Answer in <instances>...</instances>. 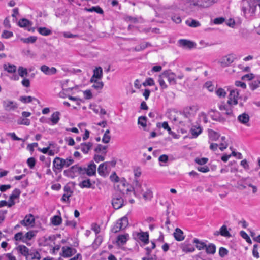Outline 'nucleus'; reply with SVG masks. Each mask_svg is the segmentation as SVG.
<instances>
[{
    "mask_svg": "<svg viewBox=\"0 0 260 260\" xmlns=\"http://www.w3.org/2000/svg\"><path fill=\"white\" fill-rule=\"evenodd\" d=\"M133 185L134 186L133 194L138 197L141 198L145 201H149L153 198V192L146 184L142 185L137 179L134 180Z\"/></svg>",
    "mask_w": 260,
    "mask_h": 260,
    "instance_id": "f257e3e1",
    "label": "nucleus"
},
{
    "mask_svg": "<svg viewBox=\"0 0 260 260\" xmlns=\"http://www.w3.org/2000/svg\"><path fill=\"white\" fill-rule=\"evenodd\" d=\"M259 2L251 0H242L241 10L245 17L253 16Z\"/></svg>",
    "mask_w": 260,
    "mask_h": 260,
    "instance_id": "f03ea898",
    "label": "nucleus"
},
{
    "mask_svg": "<svg viewBox=\"0 0 260 260\" xmlns=\"http://www.w3.org/2000/svg\"><path fill=\"white\" fill-rule=\"evenodd\" d=\"M71 172H78L80 174H87L88 176L95 175L96 173V165L89 164L87 168H82L77 166L72 167L68 171Z\"/></svg>",
    "mask_w": 260,
    "mask_h": 260,
    "instance_id": "7ed1b4c3",
    "label": "nucleus"
},
{
    "mask_svg": "<svg viewBox=\"0 0 260 260\" xmlns=\"http://www.w3.org/2000/svg\"><path fill=\"white\" fill-rule=\"evenodd\" d=\"M118 190L123 194L131 196L134 191V186L130 185L125 179H121L117 185Z\"/></svg>",
    "mask_w": 260,
    "mask_h": 260,
    "instance_id": "20e7f679",
    "label": "nucleus"
},
{
    "mask_svg": "<svg viewBox=\"0 0 260 260\" xmlns=\"http://www.w3.org/2000/svg\"><path fill=\"white\" fill-rule=\"evenodd\" d=\"M128 225V218L126 216H123L116 221L112 229V231L115 233H117L121 230L125 229Z\"/></svg>",
    "mask_w": 260,
    "mask_h": 260,
    "instance_id": "39448f33",
    "label": "nucleus"
},
{
    "mask_svg": "<svg viewBox=\"0 0 260 260\" xmlns=\"http://www.w3.org/2000/svg\"><path fill=\"white\" fill-rule=\"evenodd\" d=\"M20 223L27 229L32 228L35 224V218L31 214L26 215L23 220L21 221Z\"/></svg>",
    "mask_w": 260,
    "mask_h": 260,
    "instance_id": "423d86ee",
    "label": "nucleus"
},
{
    "mask_svg": "<svg viewBox=\"0 0 260 260\" xmlns=\"http://www.w3.org/2000/svg\"><path fill=\"white\" fill-rule=\"evenodd\" d=\"M129 239L130 236L128 233H124L119 234L117 235L116 238V244L118 247L122 246L127 243Z\"/></svg>",
    "mask_w": 260,
    "mask_h": 260,
    "instance_id": "0eeeda50",
    "label": "nucleus"
},
{
    "mask_svg": "<svg viewBox=\"0 0 260 260\" xmlns=\"http://www.w3.org/2000/svg\"><path fill=\"white\" fill-rule=\"evenodd\" d=\"M197 110L196 106L186 107L183 109L182 114L185 117L190 118L194 116Z\"/></svg>",
    "mask_w": 260,
    "mask_h": 260,
    "instance_id": "6e6552de",
    "label": "nucleus"
},
{
    "mask_svg": "<svg viewBox=\"0 0 260 260\" xmlns=\"http://www.w3.org/2000/svg\"><path fill=\"white\" fill-rule=\"evenodd\" d=\"M162 76L167 79L168 81L170 84H176L177 82L175 79L176 75L170 70H166L164 71L162 73Z\"/></svg>",
    "mask_w": 260,
    "mask_h": 260,
    "instance_id": "1a4fd4ad",
    "label": "nucleus"
},
{
    "mask_svg": "<svg viewBox=\"0 0 260 260\" xmlns=\"http://www.w3.org/2000/svg\"><path fill=\"white\" fill-rule=\"evenodd\" d=\"M20 193L21 191L19 189L16 188L13 191L8 201V206L9 207H11L15 204L14 200L19 197Z\"/></svg>",
    "mask_w": 260,
    "mask_h": 260,
    "instance_id": "9d476101",
    "label": "nucleus"
},
{
    "mask_svg": "<svg viewBox=\"0 0 260 260\" xmlns=\"http://www.w3.org/2000/svg\"><path fill=\"white\" fill-rule=\"evenodd\" d=\"M113 207L115 209H119L123 205V199L119 195H115L112 201Z\"/></svg>",
    "mask_w": 260,
    "mask_h": 260,
    "instance_id": "9b49d317",
    "label": "nucleus"
},
{
    "mask_svg": "<svg viewBox=\"0 0 260 260\" xmlns=\"http://www.w3.org/2000/svg\"><path fill=\"white\" fill-rule=\"evenodd\" d=\"M3 105L5 110L7 111L15 110L18 107V105L16 102L10 100L4 101Z\"/></svg>",
    "mask_w": 260,
    "mask_h": 260,
    "instance_id": "f8f14e48",
    "label": "nucleus"
},
{
    "mask_svg": "<svg viewBox=\"0 0 260 260\" xmlns=\"http://www.w3.org/2000/svg\"><path fill=\"white\" fill-rule=\"evenodd\" d=\"M239 95L238 91L237 90H232L229 94L228 104L229 105H237L238 104L237 97Z\"/></svg>",
    "mask_w": 260,
    "mask_h": 260,
    "instance_id": "ddd939ff",
    "label": "nucleus"
},
{
    "mask_svg": "<svg viewBox=\"0 0 260 260\" xmlns=\"http://www.w3.org/2000/svg\"><path fill=\"white\" fill-rule=\"evenodd\" d=\"M64 168L63 159L56 157L53 161V169L54 171H60Z\"/></svg>",
    "mask_w": 260,
    "mask_h": 260,
    "instance_id": "4468645a",
    "label": "nucleus"
},
{
    "mask_svg": "<svg viewBox=\"0 0 260 260\" xmlns=\"http://www.w3.org/2000/svg\"><path fill=\"white\" fill-rule=\"evenodd\" d=\"M135 235L137 239L144 244H147L149 243V234L148 232H136Z\"/></svg>",
    "mask_w": 260,
    "mask_h": 260,
    "instance_id": "2eb2a0df",
    "label": "nucleus"
},
{
    "mask_svg": "<svg viewBox=\"0 0 260 260\" xmlns=\"http://www.w3.org/2000/svg\"><path fill=\"white\" fill-rule=\"evenodd\" d=\"M108 163L105 162L99 166V174L102 176H106L108 175L109 169L108 167Z\"/></svg>",
    "mask_w": 260,
    "mask_h": 260,
    "instance_id": "dca6fc26",
    "label": "nucleus"
},
{
    "mask_svg": "<svg viewBox=\"0 0 260 260\" xmlns=\"http://www.w3.org/2000/svg\"><path fill=\"white\" fill-rule=\"evenodd\" d=\"M249 116L246 113H243L238 116L237 120L241 124L249 126Z\"/></svg>",
    "mask_w": 260,
    "mask_h": 260,
    "instance_id": "f3484780",
    "label": "nucleus"
},
{
    "mask_svg": "<svg viewBox=\"0 0 260 260\" xmlns=\"http://www.w3.org/2000/svg\"><path fill=\"white\" fill-rule=\"evenodd\" d=\"M62 256L64 257L71 256L72 255H73L76 252V250L75 249L68 246L63 247L62 248Z\"/></svg>",
    "mask_w": 260,
    "mask_h": 260,
    "instance_id": "a211bd4d",
    "label": "nucleus"
},
{
    "mask_svg": "<svg viewBox=\"0 0 260 260\" xmlns=\"http://www.w3.org/2000/svg\"><path fill=\"white\" fill-rule=\"evenodd\" d=\"M233 61L234 57L230 55H228L221 59L220 63L222 67H225L230 66Z\"/></svg>",
    "mask_w": 260,
    "mask_h": 260,
    "instance_id": "6ab92c4d",
    "label": "nucleus"
},
{
    "mask_svg": "<svg viewBox=\"0 0 260 260\" xmlns=\"http://www.w3.org/2000/svg\"><path fill=\"white\" fill-rule=\"evenodd\" d=\"M41 71L45 74L47 75H51L56 74L57 70L54 67L49 68L46 65H43L40 67Z\"/></svg>",
    "mask_w": 260,
    "mask_h": 260,
    "instance_id": "aec40b11",
    "label": "nucleus"
},
{
    "mask_svg": "<svg viewBox=\"0 0 260 260\" xmlns=\"http://www.w3.org/2000/svg\"><path fill=\"white\" fill-rule=\"evenodd\" d=\"M15 249L21 255L24 256L26 258L30 254L29 249L23 245H20L15 248Z\"/></svg>",
    "mask_w": 260,
    "mask_h": 260,
    "instance_id": "412c9836",
    "label": "nucleus"
},
{
    "mask_svg": "<svg viewBox=\"0 0 260 260\" xmlns=\"http://www.w3.org/2000/svg\"><path fill=\"white\" fill-rule=\"evenodd\" d=\"M173 236L175 239L177 241H182L184 238L185 236L183 232L179 228H177L173 233Z\"/></svg>",
    "mask_w": 260,
    "mask_h": 260,
    "instance_id": "4be33fe9",
    "label": "nucleus"
},
{
    "mask_svg": "<svg viewBox=\"0 0 260 260\" xmlns=\"http://www.w3.org/2000/svg\"><path fill=\"white\" fill-rule=\"evenodd\" d=\"M178 42L180 45L184 48L191 49L193 48L195 46V44L193 42L185 39H180Z\"/></svg>",
    "mask_w": 260,
    "mask_h": 260,
    "instance_id": "5701e85b",
    "label": "nucleus"
},
{
    "mask_svg": "<svg viewBox=\"0 0 260 260\" xmlns=\"http://www.w3.org/2000/svg\"><path fill=\"white\" fill-rule=\"evenodd\" d=\"M221 142L220 144L216 143H212L210 146H228V145H233V143L231 140H225V138L224 137H221Z\"/></svg>",
    "mask_w": 260,
    "mask_h": 260,
    "instance_id": "b1692460",
    "label": "nucleus"
},
{
    "mask_svg": "<svg viewBox=\"0 0 260 260\" xmlns=\"http://www.w3.org/2000/svg\"><path fill=\"white\" fill-rule=\"evenodd\" d=\"M217 233H215V235H221L222 236L225 237H231V234L229 232V231L227 229V227L226 225H222L220 228L219 232L217 231Z\"/></svg>",
    "mask_w": 260,
    "mask_h": 260,
    "instance_id": "393cba45",
    "label": "nucleus"
},
{
    "mask_svg": "<svg viewBox=\"0 0 260 260\" xmlns=\"http://www.w3.org/2000/svg\"><path fill=\"white\" fill-rule=\"evenodd\" d=\"M193 243L195 244L196 248L199 250H202L205 249L206 247V244L205 242L200 241L197 238H194L193 240Z\"/></svg>",
    "mask_w": 260,
    "mask_h": 260,
    "instance_id": "a878e982",
    "label": "nucleus"
},
{
    "mask_svg": "<svg viewBox=\"0 0 260 260\" xmlns=\"http://www.w3.org/2000/svg\"><path fill=\"white\" fill-rule=\"evenodd\" d=\"M182 250L183 252H193L195 251V248L190 244H183L181 246Z\"/></svg>",
    "mask_w": 260,
    "mask_h": 260,
    "instance_id": "bb28decb",
    "label": "nucleus"
},
{
    "mask_svg": "<svg viewBox=\"0 0 260 260\" xmlns=\"http://www.w3.org/2000/svg\"><path fill=\"white\" fill-rule=\"evenodd\" d=\"M32 23L25 18L21 19L18 22V25L21 27H26L31 26Z\"/></svg>",
    "mask_w": 260,
    "mask_h": 260,
    "instance_id": "cd10ccee",
    "label": "nucleus"
},
{
    "mask_svg": "<svg viewBox=\"0 0 260 260\" xmlns=\"http://www.w3.org/2000/svg\"><path fill=\"white\" fill-rule=\"evenodd\" d=\"M37 231H29L27 232L25 235H24V239H25V243H26L27 241L30 240L32 239L34 237H35L37 234Z\"/></svg>",
    "mask_w": 260,
    "mask_h": 260,
    "instance_id": "c85d7f7f",
    "label": "nucleus"
},
{
    "mask_svg": "<svg viewBox=\"0 0 260 260\" xmlns=\"http://www.w3.org/2000/svg\"><path fill=\"white\" fill-rule=\"evenodd\" d=\"M41 256L38 252H30V254L27 256V260H40Z\"/></svg>",
    "mask_w": 260,
    "mask_h": 260,
    "instance_id": "c756f323",
    "label": "nucleus"
},
{
    "mask_svg": "<svg viewBox=\"0 0 260 260\" xmlns=\"http://www.w3.org/2000/svg\"><path fill=\"white\" fill-rule=\"evenodd\" d=\"M51 222L53 225H59L62 222V218L60 216L55 215L51 218Z\"/></svg>",
    "mask_w": 260,
    "mask_h": 260,
    "instance_id": "7c9ffc66",
    "label": "nucleus"
},
{
    "mask_svg": "<svg viewBox=\"0 0 260 260\" xmlns=\"http://www.w3.org/2000/svg\"><path fill=\"white\" fill-rule=\"evenodd\" d=\"M205 250L207 254H213L216 252V246L214 244L211 243L209 244L208 245H206Z\"/></svg>",
    "mask_w": 260,
    "mask_h": 260,
    "instance_id": "2f4dec72",
    "label": "nucleus"
},
{
    "mask_svg": "<svg viewBox=\"0 0 260 260\" xmlns=\"http://www.w3.org/2000/svg\"><path fill=\"white\" fill-rule=\"evenodd\" d=\"M20 100L24 103H30L31 102H32L33 100H35V101H36L38 103H39L40 102L39 101V100H38L37 99L35 98H34V97H32V96H21L20 97Z\"/></svg>",
    "mask_w": 260,
    "mask_h": 260,
    "instance_id": "473e14b6",
    "label": "nucleus"
},
{
    "mask_svg": "<svg viewBox=\"0 0 260 260\" xmlns=\"http://www.w3.org/2000/svg\"><path fill=\"white\" fill-rule=\"evenodd\" d=\"M60 113L59 112H54L50 118V120L52 122V124H57L59 120Z\"/></svg>",
    "mask_w": 260,
    "mask_h": 260,
    "instance_id": "72a5a7b5",
    "label": "nucleus"
},
{
    "mask_svg": "<svg viewBox=\"0 0 260 260\" xmlns=\"http://www.w3.org/2000/svg\"><path fill=\"white\" fill-rule=\"evenodd\" d=\"M190 132L191 134L194 137H197L202 132V129L200 126L196 127L193 126L190 130Z\"/></svg>",
    "mask_w": 260,
    "mask_h": 260,
    "instance_id": "f704fd0d",
    "label": "nucleus"
},
{
    "mask_svg": "<svg viewBox=\"0 0 260 260\" xmlns=\"http://www.w3.org/2000/svg\"><path fill=\"white\" fill-rule=\"evenodd\" d=\"M216 3L214 0H203L201 1V7L207 8Z\"/></svg>",
    "mask_w": 260,
    "mask_h": 260,
    "instance_id": "c9c22d12",
    "label": "nucleus"
},
{
    "mask_svg": "<svg viewBox=\"0 0 260 260\" xmlns=\"http://www.w3.org/2000/svg\"><path fill=\"white\" fill-rule=\"evenodd\" d=\"M3 67L4 70L10 73H15L16 71V66L15 65H11L10 64L8 65L4 64Z\"/></svg>",
    "mask_w": 260,
    "mask_h": 260,
    "instance_id": "e433bc0d",
    "label": "nucleus"
},
{
    "mask_svg": "<svg viewBox=\"0 0 260 260\" xmlns=\"http://www.w3.org/2000/svg\"><path fill=\"white\" fill-rule=\"evenodd\" d=\"M151 45L149 42H144L141 43L139 46L136 47L134 50L136 51H140L144 50L145 48L148 46H151Z\"/></svg>",
    "mask_w": 260,
    "mask_h": 260,
    "instance_id": "4c0bfd02",
    "label": "nucleus"
},
{
    "mask_svg": "<svg viewBox=\"0 0 260 260\" xmlns=\"http://www.w3.org/2000/svg\"><path fill=\"white\" fill-rule=\"evenodd\" d=\"M79 186L82 188H90L91 187V183L89 179H87L80 182Z\"/></svg>",
    "mask_w": 260,
    "mask_h": 260,
    "instance_id": "58836bf2",
    "label": "nucleus"
},
{
    "mask_svg": "<svg viewBox=\"0 0 260 260\" xmlns=\"http://www.w3.org/2000/svg\"><path fill=\"white\" fill-rule=\"evenodd\" d=\"M14 239L16 241H22L25 243L24 235H23L22 232H20L15 234Z\"/></svg>",
    "mask_w": 260,
    "mask_h": 260,
    "instance_id": "ea45409f",
    "label": "nucleus"
},
{
    "mask_svg": "<svg viewBox=\"0 0 260 260\" xmlns=\"http://www.w3.org/2000/svg\"><path fill=\"white\" fill-rule=\"evenodd\" d=\"M18 73L19 75L21 77L27 76L28 75V72L26 68H24L22 66H20L18 69Z\"/></svg>",
    "mask_w": 260,
    "mask_h": 260,
    "instance_id": "a19ab883",
    "label": "nucleus"
},
{
    "mask_svg": "<svg viewBox=\"0 0 260 260\" xmlns=\"http://www.w3.org/2000/svg\"><path fill=\"white\" fill-rule=\"evenodd\" d=\"M38 30L40 34L43 36H48L51 34V31L46 27H39Z\"/></svg>",
    "mask_w": 260,
    "mask_h": 260,
    "instance_id": "79ce46f5",
    "label": "nucleus"
},
{
    "mask_svg": "<svg viewBox=\"0 0 260 260\" xmlns=\"http://www.w3.org/2000/svg\"><path fill=\"white\" fill-rule=\"evenodd\" d=\"M186 23L190 27H197L200 25V24L199 21L192 19L191 21L187 20L186 21Z\"/></svg>",
    "mask_w": 260,
    "mask_h": 260,
    "instance_id": "37998d69",
    "label": "nucleus"
},
{
    "mask_svg": "<svg viewBox=\"0 0 260 260\" xmlns=\"http://www.w3.org/2000/svg\"><path fill=\"white\" fill-rule=\"evenodd\" d=\"M72 194L71 193H69L68 192H64L61 199V200L62 202H65V203H70V198L72 196Z\"/></svg>",
    "mask_w": 260,
    "mask_h": 260,
    "instance_id": "c03bdc74",
    "label": "nucleus"
},
{
    "mask_svg": "<svg viewBox=\"0 0 260 260\" xmlns=\"http://www.w3.org/2000/svg\"><path fill=\"white\" fill-rule=\"evenodd\" d=\"M164 76H162V74L160 75L158 77V82L162 89H166L167 88V85L164 80Z\"/></svg>",
    "mask_w": 260,
    "mask_h": 260,
    "instance_id": "a18cd8bd",
    "label": "nucleus"
},
{
    "mask_svg": "<svg viewBox=\"0 0 260 260\" xmlns=\"http://www.w3.org/2000/svg\"><path fill=\"white\" fill-rule=\"evenodd\" d=\"M110 133V130L109 129H107L105 134H104V135L103 136V138L102 139V141L104 143H107L109 142L110 141V136L108 135Z\"/></svg>",
    "mask_w": 260,
    "mask_h": 260,
    "instance_id": "49530a36",
    "label": "nucleus"
},
{
    "mask_svg": "<svg viewBox=\"0 0 260 260\" xmlns=\"http://www.w3.org/2000/svg\"><path fill=\"white\" fill-rule=\"evenodd\" d=\"M209 136L212 140H216L219 138V135L213 130H210L209 131Z\"/></svg>",
    "mask_w": 260,
    "mask_h": 260,
    "instance_id": "de8ad7c7",
    "label": "nucleus"
},
{
    "mask_svg": "<svg viewBox=\"0 0 260 260\" xmlns=\"http://www.w3.org/2000/svg\"><path fill=\"white\" fill-rule=\"evenodd\" d=\"M146 119L147 118L145 116H141L138 118V123L139 124L142 125L145 127L146 126Z\"/></svg>",
    "mask_w": 260,
    "mask_h": 260,
    "instance_id": "09e8293b",
    "label": "nucleus"
},
{
    "mask_svg": "<svg viewBox=\"0 0 260 260\" xmlns=\"http://www.w3.org/2000/svg\"><path fill=\"white\" fill-rule=\"evenodd\" d=\"M208 161V159L207 158L203 157V158H196L195 159V162L200 165H203L206 164Z\"/></svg>",
    "mask_w": 260,
    "mask_h": 260,
    "instance_id": "8fccbe9b",
    "label": "nucleus"
},
{
    "mask_svg": "<svg viewBox=\"0 0 260 260\" xmlns=\"http://www.w3.org/2000/svg\"><path fill=\"white\" fill-rule=\"evenodd\" d=\"M18 124L25 125H30V122L28 119L22 118L19 119L17 121Z\"/></svg>",
    "mask_w": 260,
    "mask_h": 260,
    "instance_id": "3c124183",
    "label": "nucleus"
},
{
    "mask_svg": "<svg viewBox=\"0 0 260 260\" xmlns=\"http://www.w3.org/2000/svg\"><path fill=\"white\" fill-rule=\"evenodd\" d=\"M260 81L258 80L253 81L250 84V87L251 90H254L259 86Z\"/></svg>",
    "mask_w": 260,
    "mask_h": 260,
    "instance_id": "603ef678",
    "label": "nucleus"
},
{
    "mask_svg": "<svg viewBox=\"0 0 260 260\" xmlns=\"http://www.w3.org/2000/svg\"><path fill=\"white\" fill-rule=\"evenodd\" d=\"M98 81V67H96L93 70V75L90 79L91 82L96 83Z\"/></svg>",
    "mask_w": 260,
    "mask_h": 260,
    "instance_id": "864d4df0",
    "label": "nucleus"
},
{
    "mask_svg": "<svg viewBox=\"0 0 260 260\" xmlns=\"http://www.w3.org/2000/svg\"><path fill=\"white\" fill-rule=\"evenodd\" d=\"M74 162V160L69 157L66 159H63V163L64 167H68Z\"/></svg>",
    "mask_w": 260,
    "mask_h": 260,
    "instance_id": "5fc2aeb1",
    "label": "nucleus"
},
{
    "mask_svg": "<svg viewBox=\"0 0 260 260\" xmlns=\"http://www.w3.org/2000/svg\"><path fill=\"white\" fill-rule=\"evenodd\" d=\"M252 254L253 256L256 258H258L259 257V255L258 251V245L257 244H254L253 245Z\"/></svg>",
    "mask_w": 260,
    "mask_h": 260,
    "instance_id": "6e6d98bb",
    "label": "nucleus"
},
{
    "mask_svg": "<svg viewBox=\"0 0 260 260\" xmlns=\"http://www.w3.org/2000/svg\"><path fill=\"white\" fill-rule=\"evenodd\" d=\"M110 178L112 182L118 183L120 180L119 177L116 175V173L114 172L110 176Z\"/></svg>",
    "mask_w": 260,
    "mask_h": 260,
    "instance_id": "4d7b16f0",
    "label": "nucleus"
},
{
    "mask_svg": "<svg viewBox=\"0 0 260 260\" xmlns=\"http://www.w3.org/2000/svg\"><path fill=\"white\" fill-rule=\"evenodd\" d=\"M27 164L30 169H32L36 164L35 159L33 157L29 158L27 160Z\"/></svg>",
    "mask_w": 260,
    "mask_h": 260,
    "instance_id": "13d9d810",
    "label": "nucleus"
},
{
    "mask_svg": "<svg viewBox=\"0 0 260 260\" xmlns=\"http://www.w3.org/2000/svg\"><path fill=\"white\" fill-rule=\"evenodd\" d=\"M99 114L101 118L102 119H106L105 116H107V118L109 117V114H107L106 111L103 108H101Z\"/></svg>",
    "mask_w": 260,
    "mask_h": 260,
    "instance_id": "bf43d9fd",
    "label": "nucleus"
},
{
    "mask_svg": "<svg viewBox=\"0 0 260 260\" xmlns=\"http://www.w3.org/2000/svg\"><path fill=\"white\" fill-rule=\"evenodd\" d=\"M37 40V37L35 36H30L27 38L24 39L23 42L26 43H33L36 42Z\"/></svg>",
    "mask_w": 260,
    "mask_h": 260,
    "instance_id": "052dcab7",
    "label": "nucleus"
},
{
    "mask_svg": "<svg viewBox=\"0 0 260 260\" xmlns=\"http://www.w3.org/2000/svg\"><path fill=\"white\" fill-rule=\"evenodd\" d=\"M204 87L208 89V90L210 92H212L214 90V87L212 82L210 81L206 82L204 85Z\"/></svg>",
    "mask_w": 260,
    "mask_h": 260,
    "instance_id": "680f3d73",
    "label": "nucleus"
},
{
    "mask_svg": "<svg viewBox=\"0 0 260 260\" xmlns=\"http://www.w3.org/2000/svg\"><path fill=\"white\" fill-rule=\"evenodd\" d=\"M228 253V250L226 248L224 247H220L219 248V254L221 257H224Z\"/></svg>",
    "mask_w": 260,
    "mask_h": 260,
    "instance_id": "e2e57ef3",
    "label": "nucleus"
},
{
    "mask_svg": "<svg viewBox=\"0 0 260 260\" xmlns=\"http://www.w3.org/2000/svg\"><path fill=\"white\" fill-rule=\"evenodd\" d=\"M216 93L219 97H225L226 94L225 90L221 88L216 91Z\"/></svg>",
    "mask_w": 260,
    "mask_h": 260,
    "instance_id": "0e129e2a",
    "label": "nucleus"
},
{
    "mask_svg": "<svg viewBox=\"0 0 260 260\" xmlns=\"http://www.w3.org/2000/svg\"><path fill=\"white\" fill-rule=\"evenodd\" d=\"M64 141L66 145L72 146L75 144L74 139L71 137H66L64 139Z\"/></svg>",
    "mask_w": 260,
    "mask_h": 260,
    "instance_id": "69168bd1",
    "label": "nucleus"
},
{
    "mask_svg": "<svg viewBox=\"0 0 260 260\" xmlns=\"http://www.w3.org/2000/svg\"><path fill=\"white\" fill-rule=\"evenodd\" d=\"M12 36H13V33L8 30H4L2 34V37L6 39L9 38Z\"/></svg>",
    "mask_w": 260,
    "mask_h": 260,
    "instance_id": "338daca9",
    "label": "nucleus"
},
{
    "mask_svg": "<svg viewBox=\"0 0 260 260\" xmlns=\"http://www.w3.org/2000/svg\"><path fill=\"white\" fill-rule=\"evenodd\" d=\"M6 260H17L16 256L12 253H6Z\"/></svg>",
    "mask_w": 260,
    "mask_h": 260,
    "instance_id": "774afa93",
    "label": "nucleus"
}]
</instances>
